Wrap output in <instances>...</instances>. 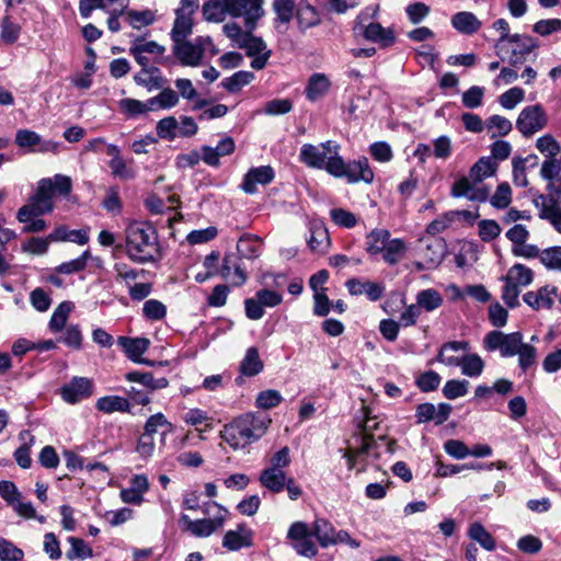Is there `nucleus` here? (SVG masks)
Returning a JSON list of instances; mask_svg holds the SVG:
<instances>
[{
	"mask_svg": "<svg viewBox=\"0 0 561 561\" xmlns=\"http://www.w3.org/2000/svg\"><path fill=\"white\" fill-rule=\"evenodd\" d=\"M253 31L254 30H248V35L239 43V48L244 49L247 56L253 57L251 67L255 70H261L265 68L272 51L267 49L262 37L253 35Z\"/></svg>",
	"mask_w": 561,
	"mask_h": 561,
	"instance_id": "obj_13",
	"label": "nucleus"
},
{
	"mask_svg": "<svg viewBox=\"0 0 561 561\" xmlns=\"http://www.w3.org/2000/svg\"><path fill=\"white\" fill-rule=\"evenodd\" d=\"M172 50L183 66L196 67L203 59L201 48H197L193 41L183 39L174 43Z\"/></svg>",
	"mask_w": 561,
	"mask_h": 561,
	"instance_id": "obj_26",
	"label": "nucleus"
},
{
	"mask_svg": "<svg viewBox=\"0 0 561 561\" xmlns=\"http://www.w3.org/2000/svg\"><path fill=\"white\" fill-rule=\"evenodd\" d=\"M160 427H165L167 432H169L172 428V424L167 420L163 413L158 412L147 419L144 426V434L153 437V434H156Z\"/></svg>",
	"mask_w": 561,
	"mask_h": 561,
	"instance_id": "obj_62",
	"label": "nucleus"
},
{
	"mask_svg": "<svg viewBox=\"0 0 561 561\" xmlns=\"http://www.w3.org/2000/svg\"><path fill=\"white\" fill-rule=\"evenodd\" d=\"M536 208L538 209V217L541 220L548 221L558 233H561V205Z\"/></svg>",
	"mask_w": 561,
	"mask_h": 561,
	"instance_id": "obj_47",
	"label": "nucleus"
},
{
	"mask_svg": "<svg viewBox=\"0 0 561 561\" xmlns=\"http://www.w3.org/2000/svg\"><path fill=\"white\" fill-rule=\"evenodd\" d=\"M556 295V287L549 288V286H543L537 291H527L523 296V300L534 310H539L540 308L551 309L554 304L553 297Z\"/></svg>",
	"mask_w": 561,
	"mask_h": 561,
	"instance_id": "obj_27",
	"label": "nucleus"
},
{
	"mask_svg": "<svg viewBox=\"0 0 561 561\" xmlns=\"http://www.w3.org/2000/svg\"><path fill=\"white\" fill-rule=\"evenodd\" d=\"M450 194L456 198L467 197L473 202H486L490 191L485 185L477 186V182L462 176L453 184Z\"/></svg>",
	"mask_w": 561,
	"mask_h": 561,
	"instance_id": "obj_17",
	"label": "nucleus"
},
{
	"mask_svg": "<svg viewBox=\"0 0 561 561\" xmlns=\"http://www.w3.org/2000/svg\"><path fill=\"white\" fill-rule=\"evenodd\" d=\"M525 98V92L519 87H514L504 92L499 98V103L505 110H513Z\"/></svg>",
	"mask_w": 561,
	"mask_h": 561,
	"instance_id": "obj_61",
	"label": "nucleus"
},
{
	"mask_svg": "<svg viewBox=\"0 0 561 561\" xmlns=\"http://www.w3.org/2000/svg\"><path fill=\"white\" fill-rule=\"evenodd\" d=\"M263 2L264 0H225V8L233 18L243 16L245 28L255 30L265 13Z\"/></svg>",
	"mask_w": 561,
	"mask_h": 561,
	"instance_id": "obj_9",
	"label": "nucleus"
},
{
	"mask_svg": "<svg viewBox=\"0 0 561 561\" xmlns=\"http://www.w3.org/2000/svg\"><path fill=\"white\" fill-rule=\"evenodd\" d=\"M511 38L508 43L514 44V47L511 49L508 62L515 67L525 61L526 56L538 47V43L529 35L513 34Z\"/></svg>",
	"mask_w": 561,
	"mask_h": 561,
	"instance_id": "obj_20",
	"label": "nucleus"
},
{
	"mask_svg": "<svg viewBox=\"0 0 561 561\" xmlns=\"http://www.w3.org/2000/svg\"><path fill=\"white\" fill-rule=\"evenodd\" d=\"M117 343L131 362L138 360L150 346V341L147 337L119 336Z\"/></svg>",
	"mask_w": 561,
	"mask_h": 561,
	"instance_id": "obj_28",
	"label": "nucleus"
},
{
	"mask_svg": "<svg viewBox=\"0 0 561 561\" xmlns=\"http://www.w3.org/2000/svg\"><path fill=\"white\" fill-rule=\"evenodd\" d=\"M156 12L146 9L142 11H137L129 9L127 12V23L135 30H140L141 27L149 26L156 22Z\"/></svg>",
	"mask_w": 561,
	"mask_h": 561,
	"instance_id": "obj_41",
	"label": "nucleus"
},
{
	"mask_svg": "<svg viewBox=\"0 0 561 561\" xmlns=\"http://www.w3.org/2000/svg\"><path fill=\"white\" fill-rule=\"evenodd\" d=\"M288 478L284 470L265 468L262 470L259 481L261 485L273 493H279L285 489Z\"/></svg>",
	"mask_w": 561,
	"mask_h": 561,
	"instance_id": "obj_29",
	"label": "nucleus"
},
{
	"mask_svg": "<svg viewBox=\"0 0 561 561\" xmlns=\"http://www.w3.org/2000/svg\"><path fill=\"white\" fill-rule=\"evenodd\" d=\"M30 302L35 310L45 312L50 308L51 298L43 288L37 287L31 291Z\"/></svg>",
	"mask_w": 561,
	"mask_h": 561,
	"instance_id": "obj_64",
	"label": "nucleus"
},
{
	"mask_svg": "<svg viewBox=\"0 0 561 561\" xmlns=\"http://www.w3.org/2000/svg\"><path fill=\"white\" fill-rule=\"evenodd\" d=\"M536 147L547 159H554L561 150L559 142L549 134L539 137Z\"/></svg>",
	"mask_w": 561,
	"mask_h": 561,
	"instance_id": "obj_58",
	"label": "nucleus"
},
{
	"mask_svg": "<svg viewBox=\"0 0 561 561\" xmlns=\"http://www.w3.org/2000/svg\"><path fill=\"white\" fill-rule=\"evenodd\" d=\"M485 128L490 133L491 138L507 135L513 125L510 119L501 115H492L485 121Z\"/></svg>",
	"mask_w": 561,
	"mask_h": 561,
	"instance_id": "obj_42",
	"label": "nucleus"
},
{
	"mask_svg": "<svg viewBox=\"0 0 561 561\" xmlns=\"http://www.w3.org/2000/svg\"><path fill=\"white\" fill-rule=\"evenodd\" d=\"M440 376L434 370H427L415 379V385L422 392H431L438 388Z\"/></svg>",
	"mask_w": 561,
	"mask_h": 561,
	"instance_id": "obj_59",
	"label": "nucleus"
},
{
	"mask_svg": "<svg viewBox=\"0 0 561 561\" xmlns=\"http://www.w3.org/2000/svg\"><path fill=\"white\" fill-rule=\"evenodd\" d=\"M379 8H366L356 18L354 22V32L362 34L365 39L380 44L382 47L392 46L396 42L394 33L391 28H386L379 23H369L365 25L364 22L369 18H375L378 14Z\"/></svg>",
	"mask_w": 561,
	"mask_h": 561,
	"instance_id": "obj_6",
	"label": "nucleus"
},
{
	"mask_svg": "<svg viewBox=\"0 0 561 561\" xmlns=\"http://www.w3.org/2000/svg\"><path fill=\"white\" fill-rule=\"evenodd\" d=\"M390 240V232L386 229H375L366 237V250L369 254H379Z\"/></svg>",
	"mask_w": 561,
	"mask_h": 561,
	"instance_id": "obj_37",
	"label": "nucleus"
},
{
	"mask_svg": "<svg viewBox=\"0 0 561 561\" xmlns=\"http://www.w3.org/2000/svg\"><path fill=\"white\" fill-rule=\"evenodd\" d=\"M125 240L126 254L134 263H154L161 259L158 232L151 224H129L125 230Z\"/></svg>",
	"mask_w": 561,
	"mask_h": 561,
	"instance_id": "obj_2",
	"label": "nucleus"
},
{
	"mask_svg": "<svg viewBox=\"0 0 561 561\" xmlns=\"http://www.w3.org/2000/svg\"><path fill=\"white\" fill-rule=\"evenodd\" d=\"M318 150V169L325 170L331 175L341 174L342 157L339 154L340 145L334 140H328L320 145Z\"/></svg>",
	"mask_w": 561,
	"mask_h": 561,
	"instance_id": "obj_15",
	"label": "nucleus"
},
{
	"mask_svg": "<svg viewBox=\"0 0 561 561\" xmlns=\"http://www.w3.org/2000/svg\"><path fill=\"white\" fill-rule=\"evenodd\" d=\"M443 296L434 288L423 289L416 295V306L420 310L432 312L443 305Z\"/></svg>",
	"mask_w": 561,
	"mask_h": 561,
	"instance_id": "obj_34",
	"label": "nucleus"
},
{
	"mask_svg": "<svg viewBox=\"0 0 561 561\" xmlns=\"http://www.w3.org/2000/svg\"><path fill=\"white\" fill-rule=\"evenodd\" d=\"M226 13L225 0H222V3L216 0H208L203 5V16L206 21L221 22Z\"/></svg>",
	"mask_w": 561,
	"mask_h": 561,
	"instance_id": "obj_49",
	"label": "nucleus"
},
{
	"mask_svg": "<svg viewBox=\"0 0 561 561\" xmlns=\"http://www.w3.org/2000/svg\"><path fill=\"white\" fill-rule=\"evenodd\" d=\"M547 115L541 105L526 106L519 113L516 121V128L525 137H530L547 125Z\"/></svg>",
	"mask_w": 561,
	"mask_h": 561,
	"instance_id": "obj_11",
	"label": "nucleus"
},
{
	"mask_svg": "<svg viewBox=\"0 0 561 561\" xmlns=\"http://www.w3.org/2000/svg\"><path fill=\"white\" fill-rule=\"evenodd\" d=\"M271 423V417L265 413H244L226 424L220 436L234 450L242 449L257 442Z\"/></svg>",
	"mask_w": 561,
	"mask_h": 561,
	"instance_id": "obj_1",
	"label": "nucleus"
},
{
	"mask_svg": "<svg viewBox=\"0 0 561 561\" xmlns=\"http://www.w3.org/2000/svg\"><path fill=\"white\" fill-rule=\"evenodd\" d=\"M345 543L352 548H358L359 542L353 539L350 534L345 530L335 531L334 537H328L327 535H320V525H318V545L321 547H329L332 545Z\"/></svg>",
	"mask_w": 561,
	"mask_h": 561,
	"instance_id": "obj_43",
	"label": "nucleus"
},
{
	"mask_svg": "<svg viewBox=\"0 0 561 561\" xmlns=\"http://www.w3.org/2000/svg\"><path fill=\"white\" fill-rule=\"evenodd\" d=\"M469 381L466 379H450L443 387V394L448 400H455L463 397L468 392Z\"/></svg>",
	"mask_w": 561,
	"mask_h": 561,
	"instance_id": "obj_50",
	"label": "nucleus"
},
{
	"mask_svg": "<svg viewBox=\"0 0 561 561\" xmlns=\"http://www.w3.org/2000/svg\"><path fill=\"white\" fill-rule=\"evenodd\" d=\"M225 523L224 514H214L213 518H202L192 520L186 514H182L179 524L184 531L197 538H206L213 535Z\"/></svg>",
	"mask_w": 561,
	"mask_h": 561,
	"instance_id": "obj_12",
	"label": "nucleus"
},
{
	"mask_svg": "<svg viewBox=\"0 0 561 561\" xmlns=\"http://www.w3.org/2000/svg\"><path fill=\"white\" fill-rule=\"evenodd\" d=\"M203 152V161L213 168L220 165V158L230 156L236 150V142L231 136H224L216 147L204 145L201 147Z\"/></svg>",
	"mask_w": 561,
	"mask_h": 561,
	"instance_id": "obj_19",
	"label": "nucleus"
},
{
	"mask_svg": "<svg viewBox=\"0 0 561 561\" xmlns=\"http://www.w3.org/2000/svg\"><path fill=\"white\" fill-rule=\"evenodd\" d=\"M341 174L334 175L335 178H345L348 183H356L363 181L365 183H371L374 180V172L369 168L367 158L345 163L342 161Z\"/></svg>",
	"mask_w": 561,
	"mask_h": 561,
	"instance_id": "obj_18",
	"label": "nucleus"
},
{
	"mask_svg": "<svg viewBox=\"0 0 561 561\" xmlns=\"http://www.w3.org/2000/svg\"><path fill=\"white\" fill-rule=\"evenodd\" d=\"M142 314L148 320L159 321L167 316V307L160 300L149 299L144 304Z\"/></svg>",
	"mask_w": 561,
	"mask_h": 561,
	"instance_id": "obj_55",
	"label": "nucleus"
},
{
	"mask_svg": "<svg viewBox=\"0 0 561 561\" xmlns=\"http://www.w3.org/2000/svg\"><path fill=\"white\" fill-rule=\"evenodd\" d=\"M468 536L486 551H493L496 547L494 538L480 523H473L470 525Z\"/></svg>",
	"mask_w": 561,
	"mask_h": 561,
	"instance_id": "obj_40",
	"label": "nucleus"
},
{
	"mask_svg": "<svg viewBox=\"0 0 561 561\" xmlns=\"http://www.w3.org/2000/svg\"><path fill=\"white\" fill-rule=\"evenodd\" d=\"M451 25L459 33L471 35L479 31L481 22L472 12L461 11L453 15Z\"/></svg>",
	"mask_w": 561,
	"mask_h": 561,
	"instance_id": "obj_30",
	"label": "nucleus"
},
{
	"mask_svg": "<svg viewBox=\"0 0 561 561\" xmlns=\"http://www.w3.org/2000/svg\"><path fill=\"white\" fill-rule=\"evenodd\" d=\"M193 18L188 16V14H175L173 27L170 33L173 43L186 39L193 32Z\"/></svg>",
	"mask_w": 561,
	"mask_h": 561,
	"instance_id": "obj_35",
	"label": "nucleus"
},
{
	"mask_svg": "<svg viewBox=\"0 0 561 561\" xmlns=\"http://www.w3.org/2000/svg\"><path fill=\"white\" fill-rule=\"evenodd\" d=\"M484 348L489 352L499 351L502 357H513L519 352L523 342V334L519 331L504 333L491 331L484 337Z\"/></svg>",
	"mask_w": 561,
	"mask_h": 561,
	"instance_id": "obj_8",
	"label": "nucleus"
},
{
	"mask_svg": "<svg viewBox=\"0 0 561 561\" xmlns=\"http://www.w3.org/2000/svg\"><path fill=\"white\" fill-rule=\"evenodd\" d=\"M546 191V194L538 193L534 195L533 204L535 207L561 205V178L547 183Z\"/></svg>",
	"mask_w": 561,
	"mask_h": 561,
	"instance_id": "obj_31",
	"label": "nucleus"
},
{
	"mask_svg": "<svg viewBox=\"0 0 561 561\" xmlns=\"http://www.w3.org/2000/svg\"><path fill=\"white\" fill-rule=\"evenodd\" d=\"M254 79V73L251 71L241 70L234 72L231 77L225 78L220 85L229 93H237L243 87L248 85Z\"/></svg>",
	"mask_w": 561,
	"mask_h": 561,
	"instance_id": "obj_39",
	"label": "nucleus"
},
{
	"mask_svg": "<svg viewBox=\"0 0 561 561\" xmlns=\"http://www.w3.org/2000/svg\"><path fill=\"white\" fill-rule=\"evenodd\" d=\"M72 182L67 175L56 174L53 179L45 178L38 181L35 193L31 196L33 202L44 214L54 209L53 197L55 193L68 195L71 192Z\"/></svg>",
	"mask_w": 561,
	"mask_h": 561,
	"instance_id": "obj_4",
	"label": "nucleus"
},
{
	"mask_svg": "<svg viewBox=\"0 0 561 561\" xmlns=\"http://www.w3.org/2000/svg\"><path fill=\"white\" fill-rule=\"evenodd\" d=\"M330 217L336 226L342 228L351 229L357 225L356 216L344 208H332Z\"/></svg>",
	"mask_w": 561,
	"mask_h": 561,
	"instance_id": "obj_56",
	"label": "nucleus"
},
{
	"mask_svg": "<svg viewBox=\"0 0 561 561\" xmlns=\"http://www.w3.org/2000/svg\"><path fill=\"white\" fill-rule=\"evenodd\" d=\"M94 385L90 378L72 377L69 382L60 388L62 400L69 404L79 403L93 393Z\"/></svg>",
	"mask_w": 561,
	"mask_h": 561,
	"instance_id": "obj_14",
	"label": "nucleus"
},
{
	"mask_svg": "<svg viewBox=\"0 0 561 561\" xmlns=\"http://www.w3.org/2000/svg\"><path fill=\"white\" fill-rule=\"evenodd\" d=\"M516 355H518V366L525 373L535 364L537 350L530 344L523 343Z\"/></svg>",
	"mask_w": 561,
	"mask_h": 561,
	"instance_id": "obj_63",
	"label": "nucleus"
},
{
	"mask_svg": "<svg viewBox=\"0 0 561 561\" xmlns=\"http://www.w3.org/2000/svg\"><path fill=\"white\" fill-rule=\"evenodd\" d=\"M376 428V422L373 419L367 417L364 424L360 425V436L358 440L360 445L358 447L350 448L344 457L347 460V468L350 470L356 468L357 463H360L359 459L363 456L373 455L376 459L379 458L378 448L380 443L386 440L385 436H379L377 439L370 434Z\"/></svg>",
	"mask_w": 561,
	"mask_h": 561,
	"instance_id": "obj_5",
	"label": "nucleus"
},
{
	"mask_svg": "<svg viewBox=\"0 0 561 561\" xmlns=\"http://www.w3.org/2000/svg\"><path fill=\"white\" fill-rule=\"evenodd\" d=\"M540 263L551 271L561 272V245H553L541 251Z\"/></svg>",
	"mask_w": 561,
	"mask_h": 561,
	"instance_id": "obj_46",
	"label": "nucleus"
},
{
	"mask_svg": "<svg viewBox=\"0 0 561 561\" xmlns=\"http://www.w3.org/2000/svg\"><path fill=\"white\" fill-rule=\"evenodd\" d=\"M470 344L468 341H450L444 343L436 356V360L451 367H461V373L469 377H478L482 374L484 363L478 354H466L461 357L449 355V352H468Z\"/></svg>",
	"mask_w": 561,
	"mask_h": 561,
	"instance_id": "obj_3",
	"label": "nucleus"
},
{
	"mask_svg": "<svg viewBox=\"0 0 561 561\" xmlns=\"http://www.w3.org/2000/svg\"><path fill=\"white\" fill-rule=\"evenodd\" d=\"M129 54L142 67L141 71L134 76L136 84L145 87L148 91L159 90L167 84V79L161 75L160 69L149 66L148 57L138 47L131 45Z\"/></svg>",
	"mask_w": 561,
	"mask_h": 561,
	"instance_id": "obj_7",
	"label": "nucleus"
},
{
	"mask_svg": "<svg viewBox=\"0 0 561 561\" xmlns=\"http://www.w3.org/2000/svg\"><path fill=\"white\" fill-rule=\"evenodd\" d=\"M162 91L149 99V106L152 111L172 108L179 103V94L171 88H161Z\"/></svg>",
	"mask_w": 561,
	"mask_h": 561,
	"instance_id": "obj_36",
	"label": "nucleus"
},
{
	"mask_svg": "<svg viewBox=\"0 0 561 561\" xmlns=\"http://www.w3.org/2000/svg\"><path fill=\"white\" fill-rule=\"evenodd\" d=\"M424 256L427 260L428 268L436 267L445 256V244L442 240H435L427 244Z\"/></svg>",
	"mask_w": 561,
	"mask_h": 561,
	"instance_id": "obj_53",
	"label": "nucleus"
},
{
	"mask_svg": "<svg viewBox=\"0 0 561 561\" xmlns=\"http://www.w3.org/2000/svg\"><path fill=\"white\" fill-rule=\"evenodd\" d=\"M314 537L316 528L311 529L304 522L293 523L287 531V539L291 542L294 550L307 558L316 557Z\"/></svg>",
	"mask_w": 561,
	"mask_h": 561,
	"instance_id": "obj_10",
	"label": "nucleus"
},
{
	"mask_svg": "<svg viewBox=\"0 0 561 561\" xmlns=\"http://www.w3.org/2000/svg\"><path fill=\"white\" fill-rule=\"evenodd\" d=\"M263 368L264 364L260 358L257 348L254 346L249 347L243 359L240 362V376L234 379V382L241 386L244 382V377H254L259 375Z\"/></svg>",
	"mask_w": 561,
	"mask_h": 561,
	"instance_id": "obj_24",
	"label": "nucleus"
},
{
	"mask_svg": "<svg viewBox=\"0 0 561 561\" xmlns=\"http://www.w3.org/2000/svg\"><path fill=\"white\" fill-rule=\"evenodd\" d=\"M253 546V531L244 523L237 526L236 530H228L222 539V547L229 551H238Z\"/></svg>",
	"mask_w": 561,
	"mask_h": 561,
	"instance_id": "obj_21",
	"label": "nucleus"
},
{
	"mask_svg": "<svg viewBox=\"0 0 561 561\" xmlns=\"http://www.w3.org/2000/svg\"><path fill=\"white\" fill-rule=\"evenodd\" d=\"M68 542L71 548L66 552V558L69 561H73L76 559L83 560L85 558L92 557V549L84 542L83 539L77 537H69Z\"/></svg>",
	"mask_w": 561,
	"mask_h": 561,
	"instance_id": "obj_45",
	"label": "nucleus"
},
{
	"mask_svg": "<svg viewBox=\"0 0 561 561\" xmlns=\"http://www.w3.org/2000/svg\"><path fill=\"white\" fill-rule=\"evenodd\" d=\"M262 239L256 234L243 233L237 242V257L239 261H254L262 254Z\"/></svg>",
	"mask_w": 561,
	"mask_h": 561,
	"instance_id": "obj_23",
	"label": "nucleus"
},
{
	"mask_svg": "<svg viewBox=\"0 0 561 561\" xmlns=\"http://www.w3.org/2000/svg\"><path fill=\"white\" fill-rule=\"evenodd\" d=\"M119 106L122 111L131 117L145 114L148 111H152V107L149 106V99L146 102H141L135 99H123L119 102Z\"/></svg>",
	"mask_w": 561,
	"mask_h": 561,
	"instance_id": "obj_57",
	"label": "nucleus"
},
{
	"mask_svg": "<svg viewBox=\"0 0 561 561\" xmlns=\"http://www.w3.org/2000/svg\"><path fill=\"white\" fill-rule=\"evenodd\" d=\"M383 260L390 264H397L405 252V244L401 239L389 240L386 248L383 249Z\"/></svg>",
	"mask_w": 561,
	"mask_h": 561,
	"instance_id": "obj_48",
	"label": "nucleus"
},
{
	"mask_svg": "<svg viewBox=\"0 0 561 561\" xmlns=\"http://www.w3.org/2000/svg\"><path fill=\"white\" fill-rule=\"evenodd\" d=\"M21 33V26L13 22L9 15H4L1 20L0 38L7 44H14Z\"/></svg>",
	"mask_w": 561,
	"mask_h": 561,
	"instance_id": "obj_51",
	"label": "nucleus"
},
{
	"mask_svg": "<svg viewBox=\"0 0 561 561\" xmlns=\"http://www.w3.org/2000/svg\"><path fill=\"white\" fill-rule=\"evenodd\" d=\"M179 121L168 116L157 123L156 131L160 139L173 141L178 137Z\"/></svg>",
	"mask_w": 561,
	"mask_h": 561,
	"instance_id": "obj_44",
	"label": "nucleus"
},
{
	"mask_svg": "<svg viewBox=\"0 0 561 561\" xmlns=\"http://www.w3.org/2000/svg\"><path fill=\"white\" fill-rule=\"evenodd\" d=\"M89 257H90V252L84 251L77 259L61 263L60 265H58L55 268V271L59 274H73L77 272H81L85 268Z\"/></svg>",
	"mask_w": 561,
	"mask_h": 561,
	"instance_id": "obj_54",
	"label": "nucleus"
},
{
	"mask_svg": "<svg viewBox=\"0 0 561 561\" xmlns=\"http://www.w3.org/2000/svg\"><path fill=\"white\" fill-rule=\"evenodd\" d=\"M345 285L352 296L366 295L370 301L379 300L385 291L383 285L359 278H351Z\"/></svg>",
	"mask_w": 561,
	"mask_h": 561,
	"instance_id": "obj_25",
	"label": "nucleus"
},
{
	"mask_svg": "<svg viewBox=\"0 0 561 561\" xmlns=\"http://www.w3.org/2000/svg\"><path fill=\"white\" fill-rule=\"evenodd\" d=\"M95 408L103 413L130 412L128 399L119 396H104L96 400Z\"/></svg>",
	"mask_w": 561,
	"mask_h": 561,
	"instance_id": "obj_32",
	"label": "nucleus"
},
{
	"mask_svg": "<svg viewBox=\"0 0 561 561\" xmlns=\"http://www.w3.org/2000/svg\"><path fill=\"white\" fill-rule=\"evenodd\" d=\"M496 167L491 157H482L471 167L470 178L477 183L482 182L495 173Z\"/></svg>",
	"mask_w": 561,
	"mask_h": 561,
	"instance_id": "obj_38",
	"label": "nucleus"
},
{
	"mask_svg": "<svg viewBox=\"0 0 561 561\" xmlns=\"http://www.w3.org/2000/svg\"><path fill=\"white\" fill-rule=\"evenodd\" d=\"M274 170L270 165L251 168L244 175L241 187L247 194H254L257 184H270L274 180Z\"/></svg>",
	"mask_w": 561,
	"mask_h": 561,
	"instance_id": "obj_22",
	"label": "nucleus"
},
{
	"mask_svg": "<svg viewBox=\"0 0 561 561\" xmlns=\"http://www.w3.org/2000/svg\"><path fill=\"white\" fill-rule=\"evenodd\" d=\"M283 400L279 391L267 389L257 393L255 407L262 410H270L277 407Z\"/></svg>",
	"mask_w": 561,
	"mask_h": 561,
	"instance_id": "obj_52",
	"label": "nucleus"
},
{
	"mask_svg": "<svg viewBox=\"0 0 561 561\" xmlns=\"http://www.w3.org/2000/svg\"><path fill=\"white\" fill-rule=\"evenodd\" d=\"M15 145L32 152L57 151L59 144L43 140L41 135L31 129H19L15 134Z\"/></svg>",
	"mask_w": 561,
	"mask_h": 561,
	"instance_id": "obj_16",
	"label": "nucleus"
},
{
	"mask_svg": "<svg viewBox=\"0 0 561 561\" xmlns=\"http://www.w3.org/2000/svg\"><path fill=\"white\" fill-rule=\"evenodd\" d=\"M512 202V190L508 183H501L494 195L490 198V203L497 209L506 208Z\"/></svg>",
	"mask_w": 561,
	"mask_h": 561,
	"instance_id": "obj_60",
	"label": "nucleus"
},
{
	"mask_svg": "<svg viewBox=\"0 0 561 561\" xmlns=\"http://www.w3.org/2000/svg\"><path fill=\"white\" fill-rule=\"evenodd\" d=\"M501 280L511 282L518 287H526L533 283L534 272L522 263H515L507 274L501 277Z\"/></svg>",
	"mask_w": 561,
	"mask_h": 561,
	"instance_id": "obj_33",
	"label": "nucleus"
}]
</instances>
